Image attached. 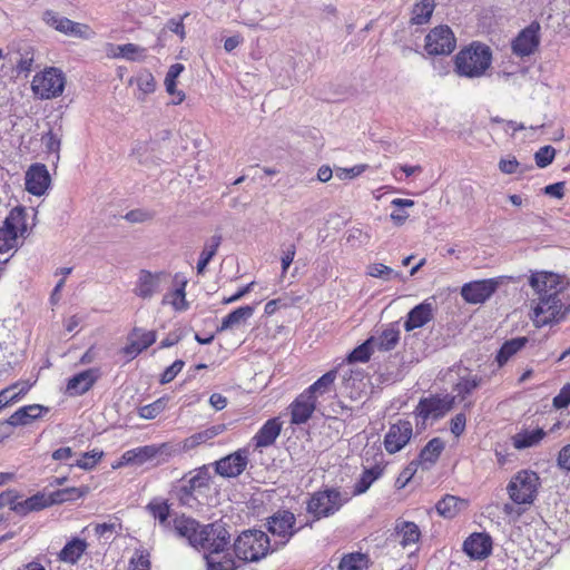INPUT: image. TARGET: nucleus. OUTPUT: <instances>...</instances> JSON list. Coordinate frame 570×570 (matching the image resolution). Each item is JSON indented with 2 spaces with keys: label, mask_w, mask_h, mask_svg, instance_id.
<instances>
[{
  "label": "nucleus",
  "mask_w": 570,
  "mask_h": 570,
  "mask_svg": "<svg viewBox=\"0 0 570 570\" xmlns=\"http://www.w3.org/2000/svg\"><path fill=\"white\" fill-rule=\"evenodd\" d=\"M528 282L533 291V297L528 303V316L534 327L552 326L570 314V301L559 274L534 271Z\"/></svg>",
  "instance_id": "nucleus-1"
},
{
  "label": "nucleus",
  "mask_w": 570,
  "mask_h": 570,
  "mask_svg": "<svg viewBox=\"0 0 570 570\" xmlns=\"http://www.w3.org/2000/svg\"><path fill=\"white\" fill-rule=\"evenodd\" d=\"M454 71L458 76L474 79L485 75L492 63L491 48L480 41H472L454 56Z\"/></svg>",
  "instance_id": "nucleus-2"
},
{
  "label": "nucleus",
  "mask_w": 570,
  "mask_h": 570,
  "mask_svg": "<svg viewBox=\"0 0 570 570\" xmlns=\"http://www.w3.org/2000/svg\"><path fill=\"white\" fill-rule=\"evenodd\" d=\"M271 551L269 537L261 530H245L234 542L236 557L245 562H256Z\"/></svg>",
  "instance_id": "nucleus-3"
},
{
  "label": "nucleus",
  "mask_w": 570,
  "mask_h": 570,
  "mask_svg": "<svg viewBox=\"0 0 570 570\" xmlns=\"http://www.w3.org/2000/svg\"><path fill=\"white\" fill-rule=\"evenodd\" d=\"M27 233V212L22 206L13 207L0 226V253H8L20 246Z\"/></svg>",
  "instance_id": "nucleus-4"
},
{
  "label": "nucleus",
  "mask_w": 570,
  "mask_h": 570,
  "mask_svg": "<svg viewBox=\"0 0 570 570\" xmlns=\"http://www.w3.org/2000/svg\"><path fill=\"white\" fill-rule=\"evenodd\" d=\"M541 485L540 476L532 470H520L510 480L507 491L515 504H532Z\"/></svg>",
  "instance_id": "nucleus-5"
},
{
  "label": "nucleus",
  "mask_w": 570,
  "mask_h": 570,
  "mask_svg": "<svg viewBox=\"0 0 570 570\" xmlns=\"http://www.w3.org/2000/svg\"><path fill=\"white\" fill-rule=\"evenodd\" d=\"M66 86L63 72L56 67H46L37 72L31 81L33 95L42 100L58 98L62 95Z\"/></svg>",
  "instance_id": "nucleus-6"
},
{
  "label": "nucleus",
  "mask_w": 570,
  "mask_h": 570,
  "mask_svg": "<svg viewBox=\"0 0 570 570\" xmlns=\"http://www.w3.org/2000/svg\"><path fill=\"white\" fill-rule=\"evenodd\" d=\"M346 501L342 498L340 490L326 488L311 494L306 502V511L313 515L314 520H321L335 514Z\"/></svg>",
  "instance_id": "nucleus-7"
},
{
  "label": "nucleus",
  "mask_w": 570,
  "mask_h": 570,
  "mask_svg": "<svg viewBox=\"0 0 570 570\" xmlns=\"http://www.w3.org/2000/svg\"><path fill=\"white\" fill-rule=\"evenodd\" d=\"M454 396L430 395L422 397L415 406L413 414L419 429H425L429 420L442 419L453 407Z\"/></svg>",
  "instance_id": "nucleus-8"
},
{
  "label": "nucleus",
  "mask_w": 570,
  "mask_h": 570,
  "mask_svg": "<svg viewBox=\"0 0 570 570\" xmlns=\"http://www.w3.org/2000/svg\"><path fill=\"white\" fill-rule=\"evenodd\" d=\"M9 505L10 510L20 517H26L32 512H39L51 507L49 495L45 491L21 499L16 490H8L0 494V507Z\"/></svg>",
  "instance_id": "nucleus-9"
},
{
  "label": "nucleus",
  "mask_w": 570,
  "mask_h": 570,
  "mask_svg": "<svg viewBox=\"0 0 570 570\" xmlns=\"http://www.w3.org/2000/svg\"><path fill=\"white\" fill-rule=\"evenodd\" d=\"M455 48L456 38L449 26H436L425 36L424 50L428 56H449Z\"/></svg>",
  "instance_id": "nucleus-10"
},
{
  "label": "nucleus",
  "mask_w": 570,
  "mask_h": 570,
  "mask_svg": "<svg viewBox=\"0 0 570 570\" xmlns=\"http://www.w3.org/2000/svg\"><path fill=\"white\" fill-rule=\"evenodd\" d=\"M541 45V24L533 20L521 29L511 40V51L518 58H527L534 55Z\"/></svg>",
  "instance_id": "nucleus-11"
},
{
  "label": "nucleus",
  "mask_w": 570,
  "mask_h": 570,
  "mask_svg": "<svg viewBox=\"0 0 570 570\" xmlns=\"http://www.w3.org/2000/svg\"><path fill=\"white\" fill-rule=\"evenodd\" d=\"M199 539L196 549L203 550L205 554L214 556L220 554L227 549L230 534L224 525L209 523L203 525Z\"/></svg>",
  "instance_id": "nucleus-12"
},
{
  "label": "nucleus",
  "mask_w": 570,
  "mask_h": 570,
  "mask_svg": "<svg viewBox=\"0 0 570 570\" xmlns=\"http://www.w3.org/2000/svg\"><path fill=\"white\" fill-rule=\"evenodd\" d=\"M174 453V448L167 442L138 446L126 451L121 455L120 461L112 464V469H118L126 464H144L145 462L155 459L157 455H165L163 461H166L168 458L173 456Z\"/></svg>",
  "instance_id": "nucleus-13"
},
{
  "label": "nucleus",
  "mask_w": 570,
  "mask_h": 570,
  "mask_svg": "<svg viewBox=\"0 0 570 570\" xmlns=\"http://www.w3.org/2000/svg\"><path fill=\"white\" fill-rule=\"evenodd\" d=\"M42 20L47 26L66 36L89 39L95 35L90 26L61 17L53 10H46L42 14Z\"/></svg>",
  "instance_id": "nucleus-14"
},
{
  "label": "nucleus",
  "mask_w": 570,
  "mask_h": 570,
  "mask_svg": "<svg viewBox=\"0 0 570 570\" xmlns=\"http://www.w3.org/2000/svg\"><path fill=\"white\" fill-rule=\"evenodd\" d=\"M504 278V276H500L465 283L461 287V296L466 303L482 304L497 292Z\"/></svg>",
  "instance_id": "nucleus-15"
},
{
  "label": "nucleus",
  "mask_w": 570,
  "mask_h": 570,
  "mask_svg": "<svg viewBox=\"0 0 570 570\" xmlns=\"http://www.w3.org/2000/svg\"><path fill=\"white\" fill-rule=\"evenodd\" d=\"M412 436V423L407 420H399L390 425L386 434L384 435V449L389 454H395L410 443Z\"/></svg>",
  "instance_id": "nucleus-16"
},
{
  "label": "nucleus",
  "mask_w": 570,
  "mask_h": 570,
  "mask_svg": "<svg viewBox=\"0 0 570 570\" xmlns=\"http://www.w3.org/2000/svg\"><path fill=\"white\" fill-rule=\"evenodd\" d=\"M51 186V176L42 163L31 164L24 173L26 190L37 197L47 194Z\"/></svg>",
  "instance_id": "nucleus-17"
},
{
  "label": "nucleus",
  "mask_w": 570,
  "mask_h": 570,
  "mask_svg": "<svg viewBox=\"0 0 570 570\" xmlns=\"http://www.w3.org/2000/svg\"><path fill=\"white\" fill-rule=\"evenodd\" d=\"M128 343L120 350L127 361H132L140 353L149 348L157 341L156 331H145L140 327H134L128 335Z\"/></svg>",
  "instance_id": "nucleus-18"
},
{
  "label": "nucleus",
  "mask_w": 570,
  "mask_h": 570,
  "mask_svg": "<svg viewBox=\"0 0 570 570\" xmlns=\"http://www.w3.org/2000/svg\"><path fill=\"white\" fill-rule=\"evenodd\" d=\"M248 464V451H237L217 460L214 463L215 472L223 478H236L240 475Z\"/></svg>",
  "instance_id": "nucleus-19"
},
{
  "label": "nucleus",
  "mask_w": 570,
  "mask_h": 570,
  "mask_svg": "<svg viewBox=\"0 0 570 570\" xmlns=\"http://www.w3.org/2000/svg\"><path fill=\"white\" fill-rule=\"evenodd\" d=\"M190 474L191 476L178 491V499L181 503H188L194 498L195 492L207 489L210 483L212 476L207 465L194 470Z\"/></svg>",
  "instance_id": "nucleus-20"
},
{
  "label": "nucleus",
  "mask_w": 570,
  "mask_h": 570,
  "mask_svg": "<svg viewBox=\"0 0 570 570\" xmlns=\"http://www.w3.org/2000/svg\"><path fill=\"white\" fill-rule=\"evenodd\" d=\"M283 430V421L281 417L275 416L268 419L255 433L250 442L255 450H262L274 445L277 438L281 435Z\"/></svg>",
  "instance_id": "nucleus-21"
},
{
  "label": "nucleus",
  "mask_w": 570,
  "mask_h": 570,
  "mask_svg": "<svg viewBox=\"0 0 570 570\" xmlns=\"http://www.w3.org/2000/svg\"><path fill=\"white\" fill-rule=\"evenodd\" d=\"M315 409V399L303 391L288 406L291 423L294 425L306 423L312 417Z\"/></svg>",
  "instance_id": "nucleus-22"
},
{
  "label": "nucleus",
  "mask_w": 570,
  "mask_h": 570,
  "mask_svg": "<svg viewBox=\"0 0 570 570\" xmlns=\"http://www.w3.org/2000/svg\"><path fill=\"white\" fill-rule=\"evenodd\" d=\"M294 524L295 515L287 510H279L268 519L269 532L283 539V543L287 542L295 533Z\"/></svg>",
  "instance_id": "nucleus-23"
},
{
  "label": "nucleus",
  "mask_w": 570,
  "mask_h": 570,
  "mask_svg": "<svg viewBox=\"0 0 570 570\" xmlns=\"http://www.w3.org/2000/svg\"><path fill=\"white\" fill-rule=\"evenodd\" d=\"M99 376V368H88L77 373L67 381L66 393L70 396L82 395L95 385Z\"/></svg>",
  "instance_id": "nucleus-24"
},
{
  "label": "nucleus",
  "mask_w": 570,
  "mask_h": 570,
  "mask_svg": "<svg viewBox=\"0 0 570 570\" xmlns=\"http://www.w3.org/2000/svg\"><path fill=\"white\" fill-rule=\"evenodd\" d=\"M463 551L474 560H482L492 551V540L485 533H472L463 542Z\"/></svg>",
  "instance_id": "nucleus-25"
},
{
  "label": "nucleus",
  "mask_w": 570,
  "mask_h": 570,
  "mask_svg": "<svg viewBox=\"0 0 570 570\" xmlns=\"http://www.w3.org/2000/svg\"><path fill=\"white\" fill-rule=\"evenodd\" d=\"M203 525L199 524L193 518L186 517L181 514L174 519V530L178 537L186 538L189 544L196 548V544L199 543L198 540L200 537Z\"/></svg>",
  "instance_id": "nucleus-26"
},
{
  "label": "nucleus",
  "mask_w": 570,
  "mask_h": 570,
  "mask_svg": "<svg viewBox=\"0 0 570 570\" xmlns=\"http://www.w3.org/2000/svg\"><path fill=\"white\" fill-rule=\"evenodd\" d=\"M88 542L85 539L72 537L66 542L63 548L58 552L57 558L60 562L75 566L88 550Z\"/></svg>",
  "instance_id": "nucleus-27"
},
{
  "label": "nucleus",
  "mask_w": 570,
  "mask_h": 570,
  "mask_svg": "<svg viewBox=\"0 0 570 570\" xmlns=\"http://www.w3.org/2000/svg\"><path fill=\"white\" fill-rule=\"evenodd\" d=\"M48 412L49 409L41 404L24 405L13 412L7 422L12 426H24L32 423L35 420L42 417Z\"/></svg>",
  "instance_id": "nucleus-28"
},
{
  "label": "nucleus",
  "mask_w": 570,
  "mask_h": 570,
  "mask_svg": "<svg viewBox=\"0 0 570 570\" xmlns=\"http://www.w3.org/2000/svg\"><path fill=\"white\" fill-rule=\"evenodd\" d=\"M163 275V272L151 273L149 271L141 269L134 289L135 294L144 299L150 298L158 292L160 277Z\"/></svg>",
  "instance_id": "nucleus-29"
},
{
  "label": "nucleus",
  "mask_w": 570,
  "mask_h": 570,
  "mask_svg": "<svg viewBox=\"0 0 570 570\" xmlns=\"http://www.w3.org/2000/svg\"><path fill=\"white\" fill-rule=\"evenodd\" d=\"M433 318V306L428 301L413 307L404 322V330L411 332L415 328L423 327Z\"/></svg>",
  "instance_id": "nucleus-30"
},
{
  "label": "nucleus",
  "mask_w": 570,
  "mask_h": 570,
  "mask_svg": "<svg viewBox=\"0 0 570 570\" xmlns=\"http://www.w3.org/2000/svg\"><path fill=\"white\" fill-rule=\"evenodd\" d=\"M227 430V425L224 423L216 424L209 426L203 431L191 434L190 436L184 439L183 441V451L188 452L191 451L203 444H206L210 440L215 439L219 434L224 433Z\"/></svg>",
  "instance_id": "nucleus-31"
},
{
  "label": "nucleus",
  "mask_w": 570,
  "mask_h": 570,
  "mask_svg": "<svg viewBox=\"0 0 570 570\" xmlns=\"http://www.w3.org/2000/svg\"><path fill=\"white\" fill-rule=\"evenodd\" d=\"M468 507L469 500L452 494H445L435 504V510L441 517L453 519L459 515L460 512L468 509Z\"/></svg>",
  "instance_id": "nucleus-32"
},
{
  "label": "nucleus",
  "mask_w": 570,
  "mask_h": 570,
  "mask_svg": "<svg viewBox=\"0 0 570 570\" xmlns=\"http://www.w3.org/2000/svg\"><path fill=\"white\" fill-rule=\"evenodd\" d=\"M108 57L125 58L129 61H141L146 58V49L136 43H125L115 46L108 43Z\"/></svg>",
  "instance_id": "nucleus-33"
},
{
  "label": "nucleus",
  "mask_w": 570,
  "mask_h": 570,
  "mask_svg": "<svg viewBox=\"0 0 570 570\" xmlns=\"http://www.w3.org/2000/svg\"><path fill=\"white\" fill-rule=\"evenodd\" d=\"M336 377L337 368H333L323 374L304 391L316 401L318 396H323L334 391Z\"/></svg>",
  "instance_id": "nucleus-34"
},
{
  "label": "nucleus",
  "mask_w": 570,
  "mask_h": 570,
  "mask_svg": "<svg viewBox=\"0 0 570 570\" xmlns=\"http://www.w3.org/2000/svg\"><path fill=\"white\" fill-rule=\"evenodd\" d=\"M364 375L361 371L348 370L343 375L342 389L346 396L352 400L361 397L364 387Z\"/></svg>",
  "instance_id": "nucleus-35"
},
{
  "label": "nucleus",
  "mask_w": 570,
  "mask_h": 570,
  "mask_svg": "<svg viewBox=\"0 0 570 570\" xmlns=\"http://www.w3.org/2000/svg\"><path fill=\"white\" fill-rule=\"evenodd\" d=\"M546 435V431L541 428H537L534 430L523 429L514 434L511 440L514 449L522 450L538 445Z\"/></svg>",
  "instance_id": "nucleus-36"
},
{
  "label": "nucleus",
  "mask_w": 570,
  "mask_h": 570,
  "mask_svg": "<svg viewBox=\"0 0 570 570\" xmlns=\"http://www.w3.org/2000/svg\"><path fill=\"white\" fill-rule=\"evenodd\" d=\"M254 314V307L249 305L239 306L222 318L217 332H225L245 323Z\"/></svg>",
  "instance_id": "nucleus-37"
},
{
  "label": "nucleus",
  "mask_w": 570,
  "mask_h": 570,
  "mask_svg": "<svg viewBox=\"0 0 570 570\" xmlns=\"http://www.w3.org/2000/svg\"><path fill=\"white\" fill-rule=\"evenodd\" d=\"M89 493V487H70L65 489H59L53 492L48 493L49 501L51 507L57 504H62L65 502H71L83 498Z\"/></svg>",
  "instance_id": "nucleus-38"
},
{
  "label": "nucleus",
  "mask_w": 570,
  "mask_h": 570,
  "mask_svg": "<svg viewBox=\"0 0 570 570\" xmlns=\"http://www.w3.org/2000/svg\"><path fill=\"white\" fill-rule=\"evenodd\" d=\"M395 532L401 537L400 544L403 548L415 544L421 539V530L417 524L412 521H397Z\"/></svg>",
  "instance_id": "nucleus-39"
},
{
  "label": "nucleus",
  "mask_w": 570,
  "mask_h": 570,
  "mask_svg": "<svg viewBox=\"0 0 570 570\" xmlns=\"http://www.w3.org/2000/svg\"><path fill=\"white\" fill-rule=\"evenodd\" d=\"M136 85L138 88L137 99L145 100L146 97L156 90V80L148 69H144L137 76L129 79V85Z\"/></svg>",
  "instance_id": "nucleus-40"
},
{
  "label": "nucleus",
  "mask_w": 570,
  "mask_h": 570,
  "mask_svg": "<svg viewBox=\"0 0 570 570\" xmlns=\"http://www.w3.org/2000/svg\"><path fill=\"white\" fill-rule=\"evenodd\" d=\"M372 564L367 553L350 552L345 553L337 566V570H367Z\"/></svg>",
  "instance_id": "nucleus-41"
},
{
  "label": "nucleus",
  "mask_w": 570,
  "mask_h": 570,
  "mask_svg": "<svg viewBox=\"0 0 570 570\" xmlns=\"http://www.w3.org/2000/svg\"><path fill=\"white\" fill-rule=\"evenodd\" d=\"M400 341V330L396 324H390L375 337L374 345L379 351L387 352L393 350Z\"/></svg>",
  "instance_id": "nucleus-42"
},
{
  "label": "nucleus",
  "mask_w": 570,
  "mask_h": 570,
  "mask_svg": "<svg viewBox=\"0 0 570 570\" xmlns=\"http://www.w3.org/2000/svg\"><path fill=\"white\" fill-rule=\"evenodd\" d=\"M383 470L384 468L379 464L370 469H365L354 485L353 494L360 495L365 493L370 487L383 474Z\"/></svg>",
  "instance_id": "nucleus-43"
},
{
  "label": "nucleus",
  "mask_w": 570,
  "mask_h": 570,
  "mask_svg": "<svg viewBox=\"0 0 570 570\" xmlns=\"http://www.w3.org/2000/svg\"><path fill=\"white\" fill-rule=\"evenodd\" d=\"M445 444L442 439L433 438L431 439L425 446L421 450L419 454V460L422 464H434L441 453L443 452Z\"/></svg>",
  "instance_id": "nucleus-44"
},
{
  "label": "nucleus",
  "mask_w": 570,
  "mask_h": 570,
  "mask_svg": "<svg viewBox=\"0 0 570 570\" xmlns=\"http://www.w3.org/2000/svg\"><path fill=\"white\" fill-rule=\"evenodd\" d=\"M146 509L155 520L159 521L160 525L165 527L168 524L170 515V504L168 503V500L154 498L146 505Z\"/></svg>",
  "instance_id": "nucleus-45"
},
{
  "label": "nucleus",
  "mask_w": 570,
  "mask_h": 570,
  "mask_svg": "<svg viewBox=\"0 0 570 570\" xmlns=\"http://www.w3.org/2000/svg\"><path fill=\"white\" fill-rule=\"evenodd\" d=\"M527 337H517L503 343L497 354V362L500 366L504 365L511 356L525 346Z\"/></svg>",
  "instance_id": "nucleus-46"
},
{
  "label": "nucleus",
  "mask_w": 570,
  "mask_h": 570,
  "mask_svg": "<svg viewBox=\"0 0 570 570\" xmlns=\"http://www.w3.org/2000/svg\"><path fill=\"white\" fill-rule=\"evenodd\" d=\"M434 7V0H421L415 3L412 9L411 22L413 24L426 23L433 13Z\"/></svg>",
  "instance_id": "nucleus-47"
},
{
  "label": "nucleus",
  "mask_w": 570,
  "mask_h": 570,
  "mask_svg": "<svg viewBox=\"0 0 570 570\" xmlns=\"http://www.w3.org/2000/svg\"><path fill=\"white\" fill-rule=\"evenodd\" d=\"M222 243V236L215 235L210 238V242L205 245L204 249L200 253L198 263H197V273L203 274L212 261V258L216 255L217 249Z\"/></svg>",
  "instance_id": "nucleus-48"
},
{
  "label": "nucleus",
  "mask_w": 570,
  "mask_h": 570,
  "mask_svg": "<svg viewBox=\"0 0 570 570\" xmlns=\"http://www.w3.org/2000/svg\"><path fill=\"white\" fill-rule=\"evenodd\" d=\"M374 342L375 337L371 336L361 345L356 346L348 355L347 361L350 363L361 362L365 363L370 361L373 352H374Z\"/></svg>",
  "instance_id": "nucleus-49"
},
{
  "label": "nucleus",
  "mask_w": 570,
  "mask_h": 570,
  "mask_svg": "<svg viewBox=\"0 0 570 570\" xmlns=\"http://www.w3.org/2000/svg\"><path fill=\"white\" fill-rule=\"evenodd\" d=\"M207 570H236L237 563L230 554H205Z\"/></svg>",
  "instance_id": "nucleus-50"
},
{
  "label": "nucleus",
  "mask_w": 570,
  "mask_h": 570,
  "mask_svg": "<svg viewBox=\"0 0 570 570\" xmlns=\"http://www.w3.org/2000/svg\"><path fill=\"white\" fill-rule=\"evenodd\" d=\"M168 401H169V396L164 395L150 404L140 406L138 409V415L145 420H153V419L157 417L161 412L165 411V409L167 407Z\"/></svg>",
  "instance_id": "nucleus-51"
},
{
  "label": "nucleus",
  "mask_w": 570,
  "mask_h": 570,
  "mask_svg": "<svg viewBox=\"0 0 570 570\" xmlns=\"http://www.w3.org/2000/svg\"><path fill=\"white\" fill-rule=\"evenodd\" d=\"M185 286L186 282H183L179 287L168 292L164 296L163 303L171 305L176 311L187 309L188 303L186 301Z\"/></svg>",
  "instance_id": "nucleus-52"
},
{
  "label": "nucleus",
  "mask_w": 570,
  "mask_h": 570,
  "mask_svg": "<svg viewBox=\"0 0 570 570\" xmlns=\"http://www.w3.org/2000/svg\"><path fill=\"white\" fill-rule=\"evenodd\" d=\"M481 377L476 375L462 377L454 386L455 397L465 400L481 384Z\"/></svg>",
  "instance_id": "nucleus-53"
},
{
  "label": "nucleus",
  "mask_w": 570,
  "mask_h": 570,
  "mask_svg": "<svg viewBox=\"0 0 570 570\" xmlns=\"http://www.w3.org/2000/svg\"><path fill=\"white\" fill-rule=\"evenodd\" d=\"M33 386L29 381H19L7 386L9 394H7L8 404L16 403L21 400Z\"/></svg>",
  "instance_id": "nucleus-54"
},
{
  "label": "nucleus",
  "mask_w": 570,
  "mask_h": 570,
  "mask_svg": "<svg viewBox=\"0 0 570 570\" xmlns=\"http://www.w3.org/2000/svg\"><path fill=\"white\" fill-rule=\"evenodd\" d=\"M102 456V451L94 449L89 452L82 453L76 461L75 465L83 470H92L101 461Z\"/></svg>",
  "instance_id": "nucleus-55"
},
{
  "label": "nucleus",
  "mask_w": 570,
  "mask_h": 570,
  "mask_svg": "<svg viewBox=\"0 0 570 570\" xmlns=\"http://www.w3.org/2000/svg\"><path fill=\"white\" fill-rule=\"evenodd\" d=\"M150 553L145 549L136 550L129 560V570H150Z\"/></svg>",
  "instance_id": "nucleus-56"
},
{
  "label": "nucleus",
  "mask_w": 570,
  "mask_h": 570,
  "mask_svg": "<svg viewBox=\"0 0 570 570\" xmlns=\"http://www.w3.org/2000/svg\"><path fill=\"white\" fill-rule=\"evenodd\" d=\"M554 156L556 149L552 146H543L534 155L535 165L546 168L553 161Z\"/></svg>",
  "instance_id": "nucleus-57"
},
{
  "label": "nucleus",
  "mask_w": 570,
  "mask_h": 570,
  "mask_svg": "<svg viewBox=\"0 0 570 570\" xmlns=\"http://www.w3.org/2000/svg\"><path fill=\"white\" fill-rule=\"evenodd\" d=\"M393 273L394 272L391 267L382 263H374L367 267V275L375 278L390 279Z\"/></svg>",
  "instance_id": "nucleus-58"
},
{
  "label": "nucleus",
  "mask_w": 570,
  "mask_h": 570,
  "mask_svg": "<svg viewBox=\"0 0 570 570\" xmlns=\"http://www.w3.org/2000/svg\"><path fill=\"white\" fill-rule=\"evenodd\" d=\"M184 362L176 360L170 366H168L160 375V383L167 384L171 382L183 370Z\"/></svg>",
  "instance_id": "nucleus-59"
},
{
  "label": "nucleus",
  "mask_w": 570,
  "mask_h": 570,
  "mask_svg": "<svg viewBox=\"0 0 570 570\" xmlns=\"http://www.w3.org/2000/svg\"><path fill=\"white\" fill-rule=\"evenodd\" d=\"M552 405L558 410L566 409L570 405V383L561 387L558 395L553 397Z\"/></svg>",
  "instance_id": "nucleus-60"
},
{
  "label": "nucleus",
  "mask_w": 570,
  "mask_h": 570,
  "mask_svg": "<svg viewBox=\"0 0 570 570\" xmlns=\"http://www.w3.org/2000/svg\"><path fill=\"white\" fill-rule=\"evenodd\" d=\"M466 416L464 413H458L454 417H452L450 422L451 432L459 438L465 430Z\"/></svg>",
  "instance_id": "nucleus-61"
},
{
  "label": "nucleus",
  "mask_w": 570,
  "mask_h": 570,
  "mask_svg": "<svg viewBox=\"0 0 570 570\" xmlns=\"http://www.w3.org/2000/svg\"><path fill=\"white\" fill-rule=\"evenodd\" d=\"M557 464L561 470L570 472V444L560 449L557 456Z\"/></svg>",
  "instance_id": "nucleus-62"
},
{
  "label": "nucleus",
  "mask_w": 570,
  "mask_h": 570,
  "mask_svg": "<svg viewBox=\"0 0 570 570\" xmlns=\"http://www.w3.org/2000/svg\"><path fill=\"white\" fill-rule=\"evenodd\" d=\"M188 16V13H185L184 16L179 17L178 19H170L168 21V28L171 32L179 36L180 40H184L186 37L185 26H184V19Z\"/></svg>",
  "instance_id": "nucleus-63"
},
{
  "label": "nucleus",
  "mask_w": 570,
  "mask_h": 570,
  "mask_svg": "<svg viewBox=\"0 0 570 570\" xmlns=\"http://www.w3.org/2000/svg\"><path fill=\"white\" fill-rule=\"evenodd\" d=\"M33 65V52L27 51L17 62V71L28 73L31 71Z\"/></svg>",
  "instance_id": "nucleus-64"
}]
</instances>
